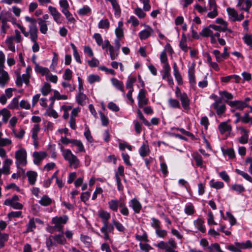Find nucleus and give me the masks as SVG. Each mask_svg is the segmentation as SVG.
<instances>
[{
    "mask_svg": "<svg viewBox=\"0 0 252 252\" xmlns=\"http://www.w3.org/2000/svg\"><path fill=\"white\" fill-rule=\"evenodd\" d=\"M98 216L101 219L103 224L100 229V231L103 234V235L101 237L106 240H110L109 233L111 232L114 230L113 226L109 224L108 223V220L111 217V215L109 212L101 210L98 211Z\"/></svg>",
    "mask_w": 252,
    "mask_h": 252,
    "instance_id": "obj_1",
    "label": "nucleus"
},
{
    "mask_svg": "<svg viewBox=\"0 0 252 252\" xmlns=\"http://www.w3.org/2000/svg\"><path fill=\"white\" fill-rule=\"evenodd\" d=\"M66 243V239L62 234L50 235L46 239V245L48 250L57 244L63 245Z\"/></svg>",
    "mask_w": 252,
    "mask_h": 252,
    "instance_id": "obj_2",
    "label": "nucleus"
},
{
    "mask_svg": "<svg viewBox=\"0 0 252 252\" xmlns=\"http://www.w3.org/2000/svg\"><path fill=\"white\" fill-rule=\"evenodd\" d=\"M63 156L65 160L69 163L70 168L77 169L80 167V161L77 157L74 155L71 150L65 149L63 151Z\"/></svg>",
    "mask_w": 252,
    "mask_h": 252,
    "instance_id": "obj_3",
    "label": "nucleus"
},
{
    "mask_svg": "<svg viewBox=\"0 0 252 252\" xmlns=\"http://www.w3.org/2000/svg\"><path fill=\"white\" fill-rule=\"evenodd\" d=\"M156 246L165 252H174V250L177 248V243L173 238L169 239L167 242L161 241L156 245Z\"/></svg>",
    "mask_w": 252,
    "mask_h": 252,
    "instance_id": "obj_4",
    "label": "nucleus"
},
{
    "mask_svg": "<svg viewBox=\"0 0 252 252\" xmlns=\"http://www.w3.org/2000/svg\"><path fill=\"white\" fill-rule=\"evenodd\" d=\"M15 163L17 168L20 165L25 166L27 164V152L24 148H20L15 153Z\"/></svg>",
    "mask_w": 252,
    "mask_h": 252,
    "instance_id": "obj_5",
    "label": "nucleus"
},
{
    "mask_svg": "<svg viewBox=\"0 0 252 252\" xmlns=\"http://www.w3.org/2000/svg\"><path fill=\"white\" fill-rule=\"evenodd\" d=\"M68 220V217L66 215L60 217H55L52 218V223L54 224V228L58 231L63 232V227Z\"/></svg>",
    "mask_w": 252,
    "mask_h": 252,
    "instance_id": "obj_6",
    "label": "nucleus"
},
{
    "mask_svg": "<svg viewBox=\"0 0 252 252\" xmlns=\"http://www.w3.org/2000/svg\"><path fill=\"white\" fill-rule=\"evenodd\" d=\"M237 130H240L241 136L238 138V141L242 144H246L249 141V130L243 126L237 127Z\"/></svg>",
    "mask_w": 252,
    "mask_h": 252,
    "instance_id": "obj_7",
    "label": "nucleus"
},
{
    "mask_svg": "<svg viewBox=\"0 0 252 252\" xmlns=\"http://www.w3.org/2000/svg\"><path fill=\"white\" fill-rule=\"evenodd\" d=\"M212 106L216 110L217 115L219 116L222 115L226 110V106L222 103L221 99H216Z\"/></svg>",
    "mask_w": 252,
    "mask_h": 252,
    "instance_id": "obj_8",
    "label": "nucleus"
},
{
    "mask_svg": "<svg viewBox=\"0 0 252 252\" xmlns=\"http://www.w3.org/2000/svg\"><path fill=\"white\" fill-rule=\"evenodd\" d=\"M48 10L55 22L57 24L62 23L63 17L56 7L49 6L48 7Z\"/></svg>",
    "mask_w": 252,
    "mask_h": 252,
    "instance_id": "obj_9",
    "label": "nucleus"
},
{
    "mask_svg": "<svg viewBox=\"0 0 252 252\" xmlns=\"http://www.w3.org/2000/svg\"><path fill=\"white\" fill-rule=\"evenodd\" d=\"M146 92L144 89H141L139 91L137 96L138 100V105L139 108H142L148 103L149 99L146 97Z\"/></svg>",
    "mask_w": 252,
    "mask_h": 252,
    "instance_id": "obj_10",
    "label": "nucleus"
},
{
    "mask_svg": "<svg viewBox=\"0 0 252 252\" xmlns=\"http://www.w3.org/2000/svg\"><path fill=\"white\" fill-rule=\"evenodd\" d=\"M209 10L211 11L207 14V16L211 19L214 18L218 15L217 6L215 0H209Z\"/></svg>",
    "mask_w": 252,
    "mask_h": 252,
    "instance_id": "obj_11",
    "label": "nucleus"
},
{
    "mask_svg": "<svg viewBox=\"0 0 252 252\" xmlns=\"http://www.w3.org/2000/svg\"><path fill=\"white\" fill-rule=\"evenodd\" d=\"M30 76L29 73L27 71L25 74H23L22 76L18 74L17 76L16 84L18 87H21L23 83H25L27 86H29L30 83Z\"/></svg>",
    "mask_w": 252,
    "mask_h": 252,
    "instance_id": "obj_12",
    "label": "nucleus"
},
{
    "mask_svg": "<svg viewBox=\"0 0 252 252\" xmlns=\"http://www.w3.org/2000/svg\"><path fill=\"white\" fill-rule=\"evenodd\" d=\"M226 103H227L231 107H235L236 109L239 110H243L245 107H248L249 105L244 102L242 101L234 100L228 101L226 100Z\"/></svg>",
    "mask_w": 252,
    "mask_h": 252,
    "instance_id": "obj_13",
    "label": "nucleus"
},
{
    "mask_svg": "<svg viewBox=\"0 0 252 252\" xmlns=\"http://www.w3.org/2000/svg\"><path fill=\"white\" fill-rule=\"evenodd\" d=\"M32 156L34 158V163L38 165L41 161L47 156V154L44 151L34 152L33 153Z\"/></svg>",
    "mask_w": 252,
    "mask_h": 252,
    "instance_id": "obj_14",
    "label": "nucleus"
},
{
    "mask_svg": "<svg viewBox=\"0 0 252 252\" xmlns=\"http://www.w3.org/2000/svg\"><path fill=\"white\" fill-rule=\"evenodd\" d=\"M179 97L183 108L186 110H189L190 109V100L187 94L183 93L181 94Z\"/></svg>",
    "mask_w": 252,
    "mask_h": 252,
    "instance_id": "obj_15",
    "label": "nucleus"
},
{
    "mask_svg": "<svg viewBox=\"0 0 252 252\" xmlns=\"http://www.w3.org/2000/svg\"><path fill=\"white\" fill-rule=\"evenodd\" d=\"M218 129L221 134L226 132L230 133L232 130V126L229 124L228 122H222L218 126Z\"/></svg>",
    "mask_w": 252,
    "mask_h": 252,
    "instance_id": "obj_16",
    "label": "nucleus"
},
{
    "mask_svg": "<svg viewBox=\"0 0 252 252\" xmlns=\"http://www.w3.org/2000/svg\"><path fill=\"white\" fill-rule=\"evenodd\" d=\"M25 20L26 21L31 23V25L29 26L30 32L31 33H38V29L36 25V20L29 16H26Z\"/></svg>",
    "mask_w": 252,
    "mask_h": 252,
    "instance_id": "obj_17",
    "label": "nucleus"
},
{
    "mask_svg": "<svg viewBox=\"0 0 252 252\" xmlns=\"http://www.w3.org/2000/svg\"><path fill=\"white\" fill-rule=\"evenodd\" d=\"M124 200L112 199L108 203L109 208L113 211L117 212L118 208L120 207V204H122Z\"/></svg>",
    "mask_w": 252,
    "mask_h": 252,
    "instance_id": "obj_18",
    "label": "nucleus"
},
{
    "mask_svg": "<svg viewBox=\"0 0 252 252\" xmlns=\"http://www.w3.org/2000/svg\"><path fill=\"white\" fill-rule=\"evenodd\" d=\"M9 80V76L8 73L2 69L0 70V85L4 87Z\"/></svg>",
    "mask_w": 252,
    "mask_h": 252,
    "instance_id": "obj_19",
    "label": "nucleus"
},
{
    "mask_svg": "<svg viewBox=\"0 0 252 252\" xmlns=\"http://www.w3.org/2000/svg\"><path fill=\"white\" fill-rule=\"evenodd\" d=\"M188 75L189 81L191 85H193L196 84L195 77V64L192 63L189 67L188 70Z\"/></svg>",
    "mask_w": 252,
    "mask_h": 252,
    "instance_id": "obj_20",
    "label": "nucleus"
},
{
    "mask_svg": "<svg viewBox=\"0 0 252 252\" xmlns=\"http://www.w3.org/2000/svg\"><path fill=\"white\" fill-rule=\"evenodd\" d=\"M147 29L140 32L139 37L141 40L148 38L154 32L153 29L150 26H147Z\"/></svg>",
    "mask_w": 252,
    "mask_h": 252,
    "instance_id": "obj_21",
    "label": "nucleus"
},
{
    "mask_svg": "<svg viewBox=\"0 0 252 252\" xmlns=\"http://www.w3.org/2000/svg\"><path fill=\"white\" fill-rule=\"evenodd\" d=\"M129 206L131 207L136 213H139L142 208V205L139 201L135 198L132 199L129 202Z\"/></svg>",
    "mask_w": 252,
    "mask_h": 252,
    "instance_id": "obj_22",
    "label": "nucleus"
},
{
    "mask_svg": "<svg viewBox=\"0 0 252 252\" xmlns=\"http://www.w3.org/2000/svg\"><path fill=\"white\" fill-rule=\"evenodd\" d=\"M12 163V159L10 158H6L5 159L2 168L0 169L3 174L8 175L10 173V167Z\"/></svg>",
    "mask_w": 252,
    "mask_h": 252,
    "instance_id": "obj_23",
    "label": "nucleus"
},
{
    "mask_svg": "<svg viewBox=\"0 0 252 252\" xmlns=\"http://www.w3.org/2000/svg\"><path fill=\"white\" fill-rule=\"evenodd\" d=\"M76 101L78 104L83 106L87 104L88 98L86 94L80 93L76 95Z\"/></svg>",
    "mask_w": 252,
    "mask_h": 252,
    "instance_id": "obj_24",
    "label": "nucleus"
},
{
    "mask_svg": "<svg viewBox=\"0 0 252 252\" xmlns=\"http://www.w3.org/2000/svg\"><path fill=\"white\" fill-rule=\"evenodd\" d=\"M37 33H31V41L33 43L32 46V50L33 52H36L39 50V46L37 42Z\"/></svg>",
    "mask_w": 252,
    "mask_h": 252,
    "instance_id": "obj_25",
    "label": "nucleus"
},
{
    "mask_svg": "<svg viewBox=\"0 0 252 252\" xmlns=\"http://www.w3.org/2000/svg\"><path fill=\"white\" fill-rule=\"evenodd\" d=\"M173 70L174 75L178 84L179 85H182L183 83L182 77L178 69L176 63H174L173 64Z\"/></svg>",
    "mask_w": 252,
    "mask_h": 252,
    "instance_id": "obj_26",
    "label": "nucleus"
},
{
    "mask_svg": "<svg viewBox=\"0 0 252 252\" xmlns=\"http://www.w3.org/2000/svg\"><path fill=\"white\" fill-rule=\"evenodd\" d=\"M26 175L28 178V181L31 185H34L36 182L37 174L33 171H28Z\"/></svg>",
    "mask_w": 252,
    "mask_h": 252,
    "instance_id": "obj_27",
    "label": "nucleus"
},
{
    "mask_svg": "<svg viewBox=\"0 0 252 252\" xmlns=\"http://www.w3.org/2000/svg\"><path fill=\"white\" fill-rule=\"evenodd\" d=\"M38 20L40 32L43 34H46L48 31V27L46 21L43 20L42 18H38Z\"/></svg>",
    "mask_w": 252,
    "mask_h": 252,
    "instance_id": "obj_28",
    "label": "nucleus"
},
{
    "mask_svg": "<svg viewBox=\"0 0 252 252\" xmlns=\"http://www.w3.org/2000/svg\"><path fill=\"white\" fill-rule=\"evenodd\" d=\"M179 46L181 49L184 52H187L189 48L187 45V37L185 33H183L181 41L180 42Z\"/></svg>",
    "mask_w": 252,
    "mask_h": 252,
    "instance_id": "obj_29",
    "label": "nucleus"
},
{
    "mask_svg": "<svg viewBox=\"0 0 252 252\" xmlns=\"http://www.w3.org/2000/svg\"><path fill=\"white\" fill-rule=\"evenodd\" d=\"M111 82L117 89L120 90L123 93H125L124 86L122 81H119L116 78H113L111 79Z\"/></svg>",
    "mask_w": 252,
    "mask_h": 252,
    "instance_id": "obj_30",
    "label": "nucleus"
},
{
    "mask_svg": "<svg viewBox=\"0 0 252 252\" xmlns=\"http://www.w3.org/2000/svg\"><path fill=\"white\" fill-rule=\"evenodd\" d=\"M170 70L171 68L169 63H166L165 64H163L162 70L163 74L162 76V79L165 80L166 79L167 77H168L170 76H171Z\"/></svg>",
    "mask_w": 252,
    "mask_h": 252,
    "instance_id": "obj_31",
    "label": "nucleus"
},
{
    "mask_svg": "<svg viewBox=\"0 0 252 252\" xmlns=\"http://www.w3.org/2000/svg\"><path fill=\"white\" fill-rule=\"evenodd\" d=\"M123 23L122 21H119L118 23V26L115 30V34L117 37L121 38L124 37V33L123 29Z\"/></svg>",
    "mask_w": 252,
    "mask_h": 252,
    "instance_id": "obj_32",
    "label": "nucleus"
},
{
    "mask_svg": "<svg viewBox=\"0 0 252 252\" xmlns=\"http://www.w3.org/2000/svg\"><path fill=\"white\" fill-rule=\"evenodd\" d=\"M150 152L149 146L147 142L144 143L140 148V155L144 157L148 155Z\"/></svg>",
    "mask_w": 252,
    "mask_h": 252,
    "instance_id": "obj_33",
    "label": "nucleus"
},
{
    "mask_svg": "<svg viewBox=\"0 0 252 252\" xmlns=\"http://www.w3.org/2000/svg\"><path fill=\"white\" fill-rule=\"evenodd\" d=\"M204 223V220L201 219H198L194 222L195 226L202 233H204L206 231L205 228L203 226Z\"/></svg>",
    "mask_w": 252,
    "mask_h": 252,
    "instance_id": "obj_34",
    "label": "nucleus"
},
{
    "mask_svg": "<svg viewBox=\"0 0 252 252\" xmlns=\"http://www.w3.org/2000/svg\"><path fill=\"white\" fill-rule=\"evenodd\" d=\"M19 199V198L18 195H14L10 198H7L5 200L4 202V204L6 206H9L12 207L14 203H15L16 202L18 201Z\"/></svg>",
    "mask_w": 252,
    "mask_h": 252,
    "instance_id": "obj_35",
    "label": "nucleus"
},
{
    "mask_svg": "<svg viewBox=\"0 0 252 252\" xmlns=\"http://www.w3.org/2000/svg\"><path fill=\"white\" fill-rule=\"evenodd\" d=\"M52 201V199L48 196L45 195L39 201V203L42 206H47L50 205Z\"/></svg>",
    "mask_w": 252,
    "mask_h": 252,
    "instance_id": "obj_36",
    "label": "nucleus"
},
{
    "mask_svg": "<svg viewBox=\"0 0 252 252\" xmlns=\"http://www.w3.org/2000/svg\"><path fill=\"white\" fill-rule=\"evenodd\" d=\"M237 245L239 247L240 250L251 249L252 248V243L250 240L247 241L245 243L236 242Z\"/></svg>",
    "mask_w": 252,
    "mask_h": 252,
    "instance_id": "obj_37",
    "label": "nucleus"
},
{
    "mask_svg": "<svg viewBox=\"0 0 252 252\" xmlns=\"http://www.w3.org/2000/svg\"><path fill=\"white\" fill-rule=\"evenodd\" d=\"M72 146H75L78 148V150L80 152H85L84 147L81 141L73 139L71 142Z\"/></svg>",
    "mask_w": 252,
    "mask_h": 252,
    "instance_id": "obj_38",
    "label": "nucleus"
},
{
    "mask_svg": "<svg viewBox=\"0 0 252 252\" xmlns=\"http://www.w3.org/2000/svg\"><path fill=\"white\" fill-rule=\"evenodd\" d=\"M35 70L37 72L41 74L43 76H45V77L50 71L47 68L40 66L37 64L35 66Z\"/></svg>",
    "mask_w": 252,
    "mask_h": 252,
    "instance_id": "obj_39",
    "label": "nucleus"
},
{
    "mask_svg": "<svg viewBox=\"0 0 252 252\" xmlns=\"http://www.w3.org/2000/svg\"><path fill=\"white\" fill-rule=\"evenodd\" d=\"M40 130V127L39 124H35L33 125L32 129V139L38 138V134Z\"/></svg>",
    "mask_w": 252,
    "mask_h": 252,
    "instance_id": "obj_40",
    "label": "nucleus"
},
{
    "mask_svg": "<svg viewBox=\"0 0 252 252\" xmlns=\"http://www.w3.org/2000/svg\"><path fill=\"white\" fill-rule=\"evenodd\" d=\"M109 52V54L110 55L111 59L112 60H115L119 55V51L114 48L113 46H111L110 48L108 49Z\"/></svg>",
    "mask_w": 252,
    "mask_h": 252,
    "instance_id": "obj_41",
    "label": "nucleus"
},
{
    "mask_svg": "<svg viewBox=\"0 0 252 252\" xmlns=\"http://www.w3.org/2000/svg\"><path fill=\"white\" fill-rule=\"evenodd\" d=\"M36 227V224L33 218L30 220L28 224L27 225V229L25 231L26 233L32 232Z\"/></svg>",
    "mask_w": 252,
    "mask_h": 252,
    "instance_id": "obj_42",
    "label": "nucleus"
},
{
    "mask_svg": "<svg viewBox=\"0 0 252 252\" xmlns=\"http://www.w3.org/2000/svg\"><path fill=\"white\" fill-rule=\"evenodd\" d=\"M19 103V98L18 97H15L11 100L8 107L11 109H18Z\"/></svg>",
    "mask_w": 252,
    "mask_h": 252,
    "instance_id": "obj_43",
    "label": "nucleus"
},
{
    "mask_svg": "<svg viewBox=\"0 0 252 252\" xmlns=\"http://www.w3.org/2000/svg\"><path fill=\"white\" fill-rule=\"evenodd\" d=\"M5 43L7 46V47L9 50L12 52H15V47L13 44V38L12 37L7 38Z\"/></svg>",
    "mask_w": 252,
    "mask_h": 252,
    "instance_id": "obj_44",
    "label": "nucleus"
},
{
    "mask_svg": "<svg viewBox=\"0 0 252 252\" xmlns=\"http://www.w3.org/2000/svg\"><path fill=\"white\" fill-rule=\"evenodd\" d=\"M14 32V36H8V37H12L13 38V41L15 40V41L18 43H21L23 40V38L20 32L18 30H15Z\"/></svg>",
    "mask_w": 252,
    "mask_h": 252,
    "instance_id": "obj_45",
    "label": "nucleus"
},
{
    "mask_svg": "<svg viewBox=\"0 0 252 252\" xmlns=\"http://www.w3.org/2000/svg\"><path fill=\"white\" fill-rule=\"evenodd\" d=\"M51 91V85L48 83H45L41 89V92L44 96L47 95Z\"/></svg>",
    "mask_w": 252,
    "mask_h": 252,
    "instance_id": "obj_46",
    "label": "nucleus"
},
{
    "mask_svg": "<svg viewBox=\"0 0 252 252\" xmlns=\"http://www.w3.org/2000/svg\"><path fill=\"white\" fill-rule=\"evenodd\" d=\"M193 157L195 161L196 165L202 167L203 164V161L201 156L198 154V153H194L193 155Z\"/></svg>",
    "mask_w": 252,
    "mask_h": 252,
    "instance_id": "obj_47",
    "label": "nucleus"
},
{
    "mask_svg": "<svg viewBox=\"0 0 252 252\" xmlns=\"http://www.w3.org/2000/svg\"><path fill=\"white\" fill-rule=\"evenodd\" d=\"M120 212L124 216H127L129 214V211L126 206L125 201H122V204H120Z\"/></svg>",
    "mask_w": 252,
    "mask_h": 252,
    "instance_id": "obj_48",
    "label": "nucleus"
},
{
    "mask_svg": "<svg viewBox=\"0 0 252 252\" xmlns=\"http://www.w3.org/2000/svg\"><path fill=\"white\" fill-rule=\"evenodd\" d=\"M72 109V107L69 105H63L61 107V110L64 112L63 118L64 119H67L69 117L68 111Z\"/></svg>",
    "mask_w": 252,
    "mask_h": 252,
    "instance_id": "obj_49",
    "label": "nucleus"
},
{
    "mask_svg": "<svg viewBox=\"0 0 252 252\" xmlns=\"http://www.w3.org/2000/svg\"><path fill=\"white\" fill-rule=\"evenodd\" d=\"M99 29H108L109 28V22L107 19H104L100 21L98 23Z\"/></svg>",
    "mask_w": 252,
    "mask_h": 252,
    "instance_id": "obj_50",
    "label": "nucleus"
},
{
    "mask_svg": "<svg viewBox=\"0 0 252 252\" xmlns=\"http://www.w3.org/2000/svg\"><path fill=\"white\" fill-rule=\"evenodd\" d=\"M2 112V121L4 123H6L11 116L10 112L6 108H3V111Z\"/></svg>",
    "mask_w": 252,
    "mask_h": 252,
    "instance_id": "obj_51",
    "label": "nucleus"
},
{
    "mask_svg": "<svg viewBox=\"0 0 252 252\" xmlns=\"http://www.w3.org/2000/svg\"><path fill=\"white\" fill-rule=\"evenodd\" d=\"M227 11L229 15L232 17L233 21H236V19L238 17V13L233 8H228L227 9Z\"/></svg>",
    "mask_w": 252,
    "mask_h": 252,
    "instance_id": "obj_52",
    "label": "nucleus"
},
{
    "mask_svg": "<svg viewBox=\"0 0 252 252\" xmlns=\"http://www.w3.org/2000/svg\"><path fill=\"white\" fill-rule=\"evenodd\" d=\"M134 13L140 19H143L145 18L146 16V13L140 7H137L134 9Z\"/></svg>",
    "mask_w": 252,
    "mask_h": 252,
    "instance_id": "obj_53",
    "label": "nucleus"
},
{
    "mask_svg": "<svg viewBox=\"0 0 252 252\" xmlns=\"http://www.w3.org/2000/svg\"><path fill=\"white\" fill-rule=\"evenodd\" d=\"M100 80V77L97 75L94 74H91L88 78V80L90 84H93L95 82H99Z\"/></svg>",
    "mask_w": 252,
    "mask_h": 252,
    "instance_id": "obj_54",
    "label": "nucleus"
},
{
    "mask_svg": "<svg viewBox=\"0 0 252 252\" xmlns=\"http://www.w3.org/2000/svg\"><path fill=\"white\" fill-rule=\"evenodd\" d=\"M12 141L9 138H0V147L9 146L11 144Z\"/></svg>",
    "mask_w": 252,
    "mask_h": 252,
    "instance_id": "obj_55",
    "label": "nucleus"
},
{
    "mask_svg": "<svg viewBox=\"0 0 252 252\" xmlns=\"http://www.w3.org/2000/svg\"><path fill=\"white\" fill-rule=\"evenodd\" d=\"M241 121L243 123L247 124L250 122L252 125V117H250L248 113H245L244 116L241 117Z\"/></svg>",
    "mask_w": 252,
    "mask_h": 252,
    "instance_id": "obj_56",
    "label": "nucleus"
},
{
    "mask_svg": "<svg viewBox=\"0 0 252 252\" xmlns=\"http://www.w3.org/2000/svg\"><path fill=\"white\" fill-rule=\"evenodd\" d=\"M136 80V78L134 77H129L126 84V88L129 90L133 89V84Z\"/></svg>",
    "mask_w": 252,
    "mask_h": 252,
    "instance_id": "obj_57",
    "label": "nucleus"
},
{
    "mask_svg": "<svg viewBox=\"0 0 252 252\" xmlns=\"http://www.w3.org/2000/svg\"><path fill=\"white\" fill-rule=\"evenodd\" d=\"M135 238H136V240L140 241H143L145 242H149L148 236H147V234L146 232H144L143 235H138V234L136 235Z\"/></svg>",
    "mask_w": 252,
    "mask_h": 252,
    "instance_id": "obj_58",
    "label": "nucleus"
},
{
    "mask_svg": "<svg viewBox=\"0 0 252 252\" xmlns=\"http://www.w3.org/2000/svg\"><path fill=\"white\" fill-rule=\"evenodd\" d=\"M185 213L189 215H191L194 213V208L192 204H189V205L186 206L185 208Z\"/></svg>",
    "mask_w": 252,
    "mask_h": 252,
    "instance_id": "obj_59",
    "label": "nucleus"
},
{
    "mask_svg": "<svg viewBox=\"0 0 252 252\" xmlns=\"http://www.w3.org/2000/svg\"><path fill=\"white\" fill-rule=\"evenodd\" d=\"M156 234L160 238H164L167 235V232L166 230L164 229H161L160 228L156 230Z\"/></svg>",
    "mask_w": 252,
    "mask_h": 252,
    "instance_id": "obj_60",
    "label": "nucleus"
},
{
    "mask_svg": "<svg viewBox=\"0 0 252 252\" xmlns=\"http://www.w3.org/2000/svg\"><path fill=\"white\" fill-rule=\"evenodd\" d=\"M47 81H50L54 83H57L58 81V77L57 75H52L49 71L48 74L45 77Z\"/></svg>",
    "mask_w": 252,
    "mask_h": 252,
    "instance_id": "obj_61",
    "label": "nucleus"
},
{
    "mask_svg": "<svg viewBox=\"0 0 252 252\" xmlns=\"http://www.w3.org/2000/svg\"><path fill=\"white\" fill-rule=\"evenodd\" d=\"M169 103L170 106L173 108H180V104L179 101L177 99L170 98L169 100Z\"/></svg>",
    "mask_w": 252,
    "mask_h": 252,
    "instance_id": "obj_62",
    "label": "nucleus"
},
{
    "mask_svg": "<svg viewBox=\"0 0 252 252\" xmlns=\"http://www.w3.org/2000/svg\"><path fill=\"white\" fill-rule=\"evenodd\" d=\"M243 39L247 45L252 48V37L251 35L246 34Z\"/></svg>",
    "mask_w": 252,
    "mask_h": 252,
    "instance_id": "obj_63",
    "label": "nucleus"
},
{
    "mask_svg": "<svg viewBox=\"0 0 252 252\" xmlns=\"http://www.w3.org/2000/svg\"><path fill=\"white\" fill-rule=\"evenodd\" d=\"M226 248L229 251L233 252H241L239 247L237 245L236 242H235L234 245H228Z\"/></svg>",
    "mask_w": 252,
    "mask_h": 252,
    "instance_id": "obj_64",
    "label": "nucleus"
}]
</instances>
